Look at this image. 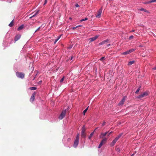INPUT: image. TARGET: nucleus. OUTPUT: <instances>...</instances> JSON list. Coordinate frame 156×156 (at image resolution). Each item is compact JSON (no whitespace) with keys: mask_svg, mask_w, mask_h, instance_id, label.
<instances>
[{"mask_svg":"<svg viewBox=\"0 0 156 156\" xmlns=\"http://www.w3.org/2000/svg\"><path fill=\"white\" fill-rule=\"evenodd\" d=\"M107 139L108 138L104 137L101 141L98 147V148H100L104 144L106 143Z\"/></svg>","mask_w":156,"mask_h":156,"instance_id":"f257e3e1","label":"nucleus"},{"mask_svg":"<svg viewBox=\"0 0 156 156\" xmlns=\"http://www.w3.org/2000/svg\"><path fill=\"white\" fill-rule=\"evenodd\" d=\"M16 76L19 78L23 79L24 77L25 74L24 73L17 72L16 73Z\"/></svg>","mask_w":156,"mask_h":156,"instance_id":"f03ea898","label":"nucleus"},{"mask_svg":"<svg viewBox=\"0 0 156 156\" xmlns=\"http://www.w3.org/2000/svg\"><path fill=\"white\" fill-rule=\"evenodd\" d=\"M66 109H65L62 112L61 114L59 117V119H62L64 118L66 115Z\"/></svg>","mask_w":156,"mask_h":156,"instance_id":"7ed1b4c3","label":"nucleus"},{"mask_svg":"<svg viewBox=\"0 0 156 156\" xmlns=\"http://www.w3.org/2000/svg\"><path fill=\"white\" fill-rule=\"evenodd\" d=\"M148 95V93L147 92H144L143 94H141L140 95H139L138 96L136 97L137 98H141L144 97H146Z\"/></svg>","mask_w":156,"mask_h":156,"instance_id":"20e7f679","label":"nucleus"},{"mask_svg":"<svg viewBox=\"0 0 156 156\" xmlns=\"http://www.w3.org/2000/svg\"><path fill=\"white\" fill-rule=\"evenodd\" d=\"M102 10V8H101L98 10V14L96 16V17L98 18H100L101 17Z\"/></svg>","mask_w":156,"mask_h":156,"instance_id":"39448f33","label":"nucleus"},{"mask_svg":"<svg viewBox=\"0 0 156 156\" xmlns=\"http://www.w3.org/2000/svg\"><path fill=\"white\" fill-rule=\"evenodd\" d=\"M125 98L126 97H124L122 99L119 103L118 104L119 105H122L123 104L125 101Z\"/></svg>","mask_w":156,"mask_h":156,"instance_id":"423d86ee","label":"nucleus"},{"mask_svg":"<svg viewBox=\"0 0 156 156\" xmlns=\"http://www.w3.org/2000/svg\"><path fill=\"white\" fill-rule=\"evenodd\" d=\"M36 94L35 92L34 93L32 94L30 100V101L33 102L34 101Z\"/></svg>","mask_w":156,"mask_h":156,"instance_id":"0eeeda50","label":"nucleus"},{"mask_svg":"<svg viewBox=\"0 0 156 156\" xmlns=\"http://www.w3.org/2000/svg\"><path fill=\"white\" fill-rule=\"evenodd\" d=\"M109 132V131L108 132H105V133H101V135L100 136V137L101 138H102L104 137L105 136H106V135L108 134V133Z\"/></svg>","mask_w":156,"mask_h":156,"instance_id":"6e6552de","label":"nucleus"},{"mask_svg":"<svg viewBox=\"0 0 156 156\" xmlns=\"http://www.w3.org/2000/svg\"><path fill=\"white\" fill-rule=\"evenodd\" d=\"M79 140H75L73 144V146L74 147L76 148L78 144H79Z\"/></svg>","mask_w":156,"mask_h":156,"instance_id":"1a4fd4ad","label":"nucleus"},{"mask_svg":"<svg viewBox=\"0 0 156 156\" xmlns=\"http://www.w3.org/2000/svg\"><path fill=\"white\" fill-rule=\"evenodd\" d=\"M98 37V36H96L93 37H91L89 39L90 42H92L95 41Z\"/></svg>","mask_w":156,"mask_h":156,"instance_id":"9d476101","label":"nucleus"},{"mask_svg":"<svg viewBox=\"0 0 156 156\" xmlns=\"http://www.w3.org/2000/svg\"><path fill=\"white\" fill-rule=\"evenodd\" d=\"M21 37V36L20 35H16L14 38V40L15 41H18L19 39Z\"/></svg>","mask_w":156,"mask_h":156,"instance_id":"9b49d317","label":"nucleus"},{"mask_svg":"<svg viewBox=\"0 0 156 156\" xmlns=\"http://www.w3.org/2000/svg\"><path fill=\"white\" fill-rule=\"evenodd\" d=\"M108 40H106L105 41H104L101 42L99 43V45H101L102 44H104L107 43L108 42Z\"/></svg>","mask_w":156,"mask_h":156,"instance_id":"f8f14e48","label":"nucleus"},{"mask_svg":"<svg viewBox=\"0 0 156 156\" xmlns=\"http://www.w3.org/2000/svg\"><path fill=\"white\" fill-rule=\"evenodd\" d=\"M118 140L116 139L115 138L112 142L111 143V145L112 146H114L115 144V143H116V142H117V141Z\"/></svg>","mask_w":156,"mask_h":156,"instance_id":"ddd939ff","label":"nucleus"},{"mask_svg":"<svg viewBox=\"0 0 156 156\" xmlns=\"http://www.w3.org/2000/svg\"><path fill=\"white\" fill-rule=\"evenodd\" d=\"M98 128V127H97V128H96L94 130V131L92 132L90 134V135L89 136V139H91V137L92 136H93V135H94V131L96 130Z\"/></svg>","mask_w":156,"mask_h":156,"instance_id":"4468645a","label":"nucleus"},{"mask_svg":"<svg viewBox=\"0 0 156 156\" xmlns=\"http://www.w3.org/2000/svg\"><path fill=\"white\" fill-rule=\"evenodd\" d=\"M39 10L37 11L34 15H33L32 16H31L30 17V19H31L32 18L36 16V15L38 14L39 13Z\"/></svg>","mask_w":156,"mask_h":156,"instance_id":"2eb2a0df","label":"nucleus"},{"mask_svg":"<svg viewBox=\"0 0 156 156\" xmlns=\"http://www.w3.org/2000/svg\"><path fill=\"white\" fill-rule=\"evenodd\" d=\"M86 133L85 132H81V136L83 138H85L86 137Z\"/></svg>","mask_w":156,"mask_h":156,"instance_id":"dca6fc26","label":"nucleus"},{"mask_svg":"<svg viewBox=\"0 0 156 156\" xmlns=\"http://www.w3.org/2000/svg\"><path fill=\"white\" fill-rule=\"evenodd\" d=\"M122 133H121L119 134L117 137L115 138L118 140L122 136Z\"/></svg>","mask_w":156,"mask_h":156,"instance_id":"f3484780","label":"nucleus"},{"mask_svg":"<svg viewBox=\"0 0 156 156\" xmlns=\"http://www.w3.org/2000/svg\"><path fill=\"white\" fill-rule=\"evenodd\" d=\"M24 27L23 25H22L19 27L17 29V30L19 31L22 29Z\"/></svg>","mask_w":156,"mask_h":156,"instance_id":"a211bd4d","label":"nucleus"},{"mask_svg":"<svg viewBox=\"0 0 156 156\" xmlns=\"http://www.w3.org/2000/svg\"><path fill=\"white\" fill-rule=\"evenodd\" d=\"M134 62H135L134 61H130L129 62L128 64V65L130 66V65H132V64H134Z\"/></svg>","mask_w":156,"mask_h":156,"instance_id":"6ab92c4d","label":"nucleus"},{"mask_svg":"<svg viewBox=\"0 0 156 156\" xmlns=\"http://www.w3.org/2000/svg\"><path fill=\"white\" fill-rule=\"evenodd\" d=\"M14 22L13 20L9 24V26L10 27H12L13 25Z\"/></svg>","mask_w":156,"mask_h":156,"instance_id":"aec40b11","label":"nucleus"},{"mask_svg":"<svg viewBox=\"0 0 156 156\" xmlns=\"http://www.w3.org/2000/svg\"><path fill=\"white\" fill-rule=\"evenodd\" d=\"M86 128L84 126H83L82 128V131L81 132H85L86 130Z\"/></svg>","mask_w":156,"mask_h":156,"instance_id":"412c9836","label":"nucleus"},{"mask_svg":"<svg viewBox=\"0 0 156 156\" xmlns=\"http://www.w3.org/2000/svg\"><path fill=\"white\" fill-rule=\"evenodd\" d=\"M135 50V49L134 48H132L131 49L129 50L128 51L129 53V54L134 51Z\"/></svg>","mask_w":156,"mask_h":156,"instance_id":"4be33fe9","label":"nucleus"},{"mask_svg":"<svg viewBox=\"0 0 156 156\" xmlns=\"http://www.w3.org/2000/svg\"><path fill=\"white\" fill-rule=\"evenodd\" d=\"M129 52L128 50L127 51L124 52H123L122 53V54L123 55H126L128 54H129Z\"/></svg>","mask_w":156,"mask_h":156,"instance_id":"5701e85b","label":"nucleus"},{"mask_svg":"<svg viewBox=\"0 0 156 156\" xmlns=\"http://www.w3.org/2000/svg\"><path fill=\"white\" fill-rule=\"evenodd\" d=\"M140 10H141V11H144V12H148V11L146 9H144V8H143L140 9Z\"/></svg>","mask_w":156,"mask_h":156,"instance_id":"b1692460","label":"nucleus"},{"mask_svg":"<svg viewBox=\"0 0 156 156\" xmlns=\"http://www.w3.org/2000/svg\"><path fill=\"white\" fill-rule=\"evenodd\" d=\"M30 89L32 90H34L37 89V88L35 87H30Z\"/></svg>","mask_w":156,"mask_h":156,"instance_id":"393cba45","label":"nucleus"},{"mask_svg":"<svg viewBox=\"0 0 156 156\" xmlns=\"http://www.w3.org/2000/svg\"><path fill=\"white\" fill-rule=\"evenodd\" d=\"M79 137H80V134H78L76 136V140H79Z\"/></svg>","mask_w":156,"mask_h":156,"instance_id":"a878e982","label":"nucleus"},{"mask_svg":"<svg viewBox=\"0 0 156 156\" xmlns=\"http://www.w3.org/2000/svg\"><path fill=\"white\" fill-rule=\"evenodd\" d=\"M88 107L87 108H86L85 110H84L83 111V114L84 115H85L86 112L87 111L88 109Z\"/></svg>","mask_w":156,"mask_h":156,"instance_id":"bb28decb","label":"nucleus"},{"mask_svg":"<svg viewBox=\"0 0 156 156\" xmlns=\"http://www.w3.org/2000/svg\"><path fill=\"white\" fill-rule=\"evenodd\" d=\"M156 2V0H150L148 2L149 3H151L153 2Z\"/></svg>","mask_w":156,"mask_h":156,"instance_id":"cd10ccee","label":"nucleus"},{"mask_svg":"<svg viewBox=\"0 0 156 156\" xmlns=\"http://www.w3.org/2000/svg\"><path fill=\"white\" fill-rule=\"evenodd\" d=\"M88 20V18H85L84 19H82L80 20L81 22H82L83 21H85V20Z\"/></svg>","mask_w":156,"mask_h":156,"instance_id":"c85d7f7f","label":"nucleus"},{"mask_svg":"<svg viewBox=\"0 0 156 156\" xmlns=\"http://www.w3.org/2000/svg\"><path fill=\"white\" fill-rule=\"evenodd\" d=\"M140 87H139L136 91L135 93L136 94H138L140 90Z\"/></svg>","mask_w":156,"mask_h":156,"instance_id":"c756f323","label":"nucleus"},{"mask_svg":"<svg viewBox=\"0 0 156 156\" xmlns=\"http://www.w3.org/2000/svg\"><path fill=\"white\" fill-rule=\"evenodd\" d=\"M64 76L61 79V80H60V82L61 83H62L64 81Z\"/></svg>","mask_w":156,"mask_h":156,"instance_id":"7c9ffc66","label":"nucleus"},{"mask_svg":"<svg viewBox=\"0 0 156 156\" xmlns=\"http://www.w3.org/2000/svg\"><path fill=\"white\" fill-rule=\"evenodd\" d=\"M41 27H39L35 31V32L38 31L39 30V29L41 28Z\"/></svg>","mask_w":156,"mask_h":156,"instance_id":"2f4dec72","label":"nucleus"},{"mask_svg":"<svg viewBox=\"0 0 156 156\" xmlns=\"http://www.w3.org/2000/svg\"><path fill=\"white\" fill-rule=\"evenodd\" d=\"M105 122L104 121H103L102 125V126H104L105 124Z\"/></svg>","mask_w":156,"mask_h":156,"instance_id":"473e14b6","label":"nucleus"},{"mask_svg":"<svg viewBox=\"0 0 156 156\" xmlns=\"http://www.w3.org/2000/svg\"><path fill=\"white\" fill-rule=\"evenodd\" d=\"M116 150L117 151H118V152H120V149L119 148H117L116 149Z\"/></svg>","mask_w":156,"mask_h":156,"instance_id":"72a5a7b5","label":"nucleus"},{"mask_svg":"<svg viewBox=\"0 0 156 156\" xmlns=\"http://www.w3.org/2000/svg\"><path fill=\"white\" fill-rule=\"evenodd\" d=\"M113 133L112 131H111L107 135V136H109L111 133Z\"/></svg>","mask_w":156,"mask_h":156,"instance_id":"f704fd0d","label":"nucleus"},{"mask_svg":"<svg viewBox=\"0 0 156 156\" xmlns=\"http://www.w3.org/2000/svg\"><path fill=\"white\" fill-rule=\"evenodd\" d=\"M104 58H105V57H101V58L100 59V60H104Z\"/></svg>","mask_w":156,"mask_h":156,"instance_id":"c9c22d12","label":"nucleus"},{"mask_svg":"<svg viewBox=\"0 0 156 156\" xmlns=\"http://www.w3.org/2000/svg\"><path fill=\"white\" fill-rule=\"evenodd\" d=\"M47 2V0H44V5H45L46 4Z\"/></svg>","mask_w":156,"mask_h":156,"instance_id":"e433bc0d","label":"nucleus"},{"mask_svg":"<svg viewBox=\"0 0 156 156\" xmlns=\"http://www.w3.org/2000/svg\"><path fill=\"white\" fill-rule=\"evenodd\" d=\"M133 38V36L132 35V36H131L129 37V39H131Z\"/></svg>","mask_w":156,"mask_h":156,"instance_id":"4c0bfd02","label":"nucleus"},{"mask_svg":"<svg viewBox=\"0 0 156 156\" xmlns=\"http://www.w3.org/2000/svg\"><path fill=\"white\" fill-rule=\"evenodd\" d=\"M61 36V35H60V36H59L57 39H58V40L60 38Z\"/></svg>","mask_w":156,"mask_h":156,"instance_id":"58836bf2","label":"nucleus"},{"mask_svg":"<svg viewBox=\"0 0 156 156\" xmlns=\"http://www.w3.org/2000/svg\"><path fill=\"white\" fill-rule=\"evenodd\" d=\"M61 36V35H60V36H59L57 39H58V40L60 38Z\"/></svg>","mask_w":156,"mask_h":156,"instance_id":"ea45409f","label":"nucleus"},{"mask_svg":"<svg viewBox=\"0 0 156 156\" xmlns=\"http://www.w3.org/2000/svg\"><path fill=\"white\" fill-rule=\"evenodd\" d=\"M61 36V35H60V36H59L57 39H58V40L60 38Z\"/></svg>","mask_w":156,"mask_h":156,"instance_id":"a19ab883","label":"nucleus"},{"mask_svg":"<svg viewBox=\"0 0 156 156\" xmlns=\"http://www.w3.org/2000/svg\"><path fill=\"white\" fill-rule=\"evenodd\" d=\"M61 36V35H60V36H59L57 39H58V40L60 38Z\"/></svg>","mask_w":156,"mask_h":156,"instance_id":"79ce46f5","label":"nucleus"},{"mask_svg":"<svg viewBox=\"0 0 156 156\" xmlns=\"http://www.w3.org/2000/svg\"><path fill=\"white\" fill-rule=\"evenodd\" d=\"M78 27V26H76V27H73V29L74 30V29H76V28Z\"/></svg>","mask_w":156,"mask_h":156,"instance_id":"37998d69","label":"nucleus"},{"mask_svg":"<svg viewBox=\"0 0 156 156\" xmlns=\"http://www.w3.org/2000/svg\"><path fill=\"white\" fill-rule=\"evenodd\" d=\"M75 6L76 7H78L79 6V5L78 4H76L75 5Z\"/></svg>","mask_w":156,"mask_h":156,"instance_id":"c03bdc74","label":"nucleus"},{"mask_svg":"<svg viewBox=\"0 0 156 156\" xmlns=\"http://www.w3.org/2000/svg\"><path fill=\"white\" fill-rule=\"evenodd\" d=\"M152 69L154 70H156V66L153 68Z\"/></svg>","mask_w":156,"mask_h":156,"instance_id":"a18cd8bd","label":"nucleus"},{"mask_svg":"<svg viewBox=\"0 0 156 156\" xmlns=\"http://www.w3.org/2000/svg\"><path fill=\"white\" fill-rule=\"evenodd\" d=\"M111 45L110 44H108L107 45V46L108 47H109V46H110Z\"/></svg>","mask_w":156,"mask_h":156,"instance_id":"49530a36","label":"nucleus"},{"mask_svg":"<svg viewBox=\"0 0 156 156\" xmlns=\"http://www.w3.org/2000/svg\"><path fill=\"white\" fill-rule=\"evenodd\" d=\"M73 56H72L70 59V60H72L73 59Z\"/></svg>","mask_w":156,"mask_h":156,"instance_id":"de8ad7c7","label":"nucleus"},{"mask_svg":"<svg viewBox=\"0 0 156 156\" xmlns=\"http://www.w3.org/2000/svg\"><path fill=\"white\" fill-rule=\"evenodd\" d=\"M56 42H56V41H55V42H54V44H55L56 43Z\"/></svg>","mask_w":156,"mask_h":156,"instance_id":"09e8293b","label":"nucleus"},{"mask_svg":"<svg viewBox=\"0 0 156 156\" xmlns=\"http://www.w3.org/2000/svg\"><path fill=\"white\" fill-rule=\"evenodd\" d=\"M134 155V154H132L131 156H133Z\"/></svg>","mask_w":156,"mask_h":156,"instance_id":"8fccbe9b","label":"nucleus"},{"mask_svg":"<svg viewBox=\"0 0 156 156\" xmlns=\"http://www.w3.org/2000/svg\"><path fill=\"white\" fill-rule=\"evenodd\" d=\"M55 41H56L57 42V41H58V39H56L55 40Z\"/></svg>","mask_w":156,"mask_h":156,"instance_id":"3c124183","label":"nucleus"},{"mask_svg":"<svg viewBox=\"0 0 156 156\" xmlns=\"http://www.w3.org/2000/svg\"><path fill=\"white\" fill-rule=\"evenodd\" d=\"M70 108H69V107H68L67 108V110H68L69 109H70Z\"/></svg>","mask_w":156,"mask_h":156,"instance_id":"603ef678","label":"nucleus"},{"mask_svg":"<svg viewBox=\"0 0 156 156\" xmlns=\"http://www.w3.org/2000/svg\"><path fill=\"white\" fill-rule=\"evenodd\" d=\"M78 26V27H81L82 26H80V25H79V26Z\"/></svg>","mask_w":156,"mask_h":156,"instance_id":"864d4df0","label":"nucleus"},{"mask_svg":"<svg viewBox=\"0 0 156 156\" xmlns=\"http://www.w3.org/2000/svg\"><path fill=\"white\" fill-rule=\"evenodd\" d=\"M41 81L39 82V83H41Z\"/></svg>","mask_w":156,"mask_h":156,"instance_id":"5fc2aeb1","label":"nucleus"},{"mask_svg":"<svg viewBox=\"0 0 156 156\" xmlns=\"http://www.w3.org/2000/svg\"><path fill=\"white\" fill-rule=\"evenodd\" d=\"M132 31L133 32H134V30H133Z\"/></svg>","mask_w":156,"mask_h":156,"instance_id":"6e6d98bb","label":"nucleus"},{"mask_svg":"<svg viewBox=\"0 0 156 156\" xmlns=\"http://www.w3.org/2000/svg\"><path fill=\"white\" fill-rule=\"evenodd\" d=\"M34 13V12L32 13V14H30V15H32V14H33Z\"/></svg>","mask_w":156,"mask_h":156,"instance_id":"4d7b16f0","label":"nucleus"}]
</instances>
